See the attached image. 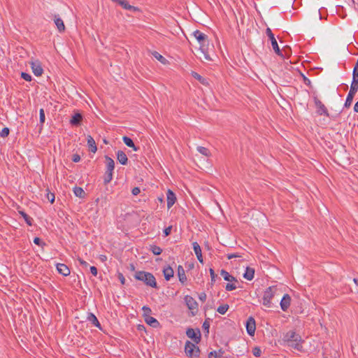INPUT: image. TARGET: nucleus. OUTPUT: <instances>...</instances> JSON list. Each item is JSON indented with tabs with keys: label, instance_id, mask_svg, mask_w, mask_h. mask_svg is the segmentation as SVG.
<instances>
[{
	"label": "nucleus",
	"instance_id": "f257e3e1",
	"mask_svg": "<svg viewBox=\"0 0 358 358\" xmlns=\"http://www.w3.org/2000/svg\"><path fill=\"white\" fill-rule=\"evenodd\" d=\"M193 35L200 44L199 50L203 53L204 58L208 61H211L212 59L208 51L209 44L208 36L199 30L194 31Z\"/></svg>",
	"mask_w": 358,
	"mask_h": 358
},
{
	"label": "nucleus",
	"instance_id": "f03ea898",
	"mask_svg": "<svg viewBox=\"0 0 358 358\" xmlns=\"http://www.w3.org/2000/svg\"><path fill=\"white\" fill-rule=\"evenodd\" d=\"M134 278L138 280L143 281L148 286L153 288H157L156 279L151 273L138 271L136 272Z\"/></svg>",
	"mask_w": 358,
	"mask_h": 358
},
{
	"label": "nucleus",
	"instance_id": "7ed1b4c3",
	"mask_svg": "<svg viewBox=\"0 0 358 358\" xmlns=\"http://www.w3.org/2000/svg\"><path fill=\"white\" fill-rule=\"evenodd\" d=\"M278 292L277 286L273 285L267 287L263 293L262 304L266 308H271L273 306L272 300L278 294Z\"/></svg>",
	"mask_w": 358,
	"mask_h": 358
},
{
	"label": "nucleus",
	"instance_id": "20e7f679",
	"mask_svg": "<svg viewBox=\"0 0 358 358\" xmlns=\"http://www.w3.org/2000/svg\"><path fill=\"white\" fill-rule=\"evenodd\" d=\"M185 352L191 358L199 357L200 353L199 347L189 341L185 343Z\"/></svg>",
	"mask_w": 358,
	"mask_h": 358
},
{
	"label": "nucleus",
	"instance_id": "39448f33",
	"mask_svg": "<svg viewBox=\"0 0 358 358\" xmlns=\"http://www.w3.org/2000/svg\"><path fill=\"white\" fill-rule=\"evenodd\" d=\"M266 34L268 36L269 40L271 41V45L273 47V49L276 55H278V56H280L282 57L283 55H282V50L280 49L278 42L275 38V36L269 27L266 28Z\"/></svg>",
	"mask_w": 358,
	"mask_h": 358
},
{
	"label": "nucleus",
	"instance_id": "423d86ee",
	"mask_svg": "<svg viewBox=\"0 0 358 358\" xmlns=\"http://www.w3.org/2000/svg\"><path fill=\"white\" fill-rule=\"evenodd\" d=\"M285 338L288 342H297L298 341H300V336L293 331L287 332L285 335ZM292 345L294 346V348L297 350L302 347L301 345L299 343H296L294 345L292 344Z\"/></svg>",
	"mask_w": 358,
	"mask_h": 358
},
{
	"label": "nucleus",
	"instance_id": "0eeeda50",
	"mask_svg": "<svg viewBox=\"0 0 358 358\" xmlns=\"http://www.w3.org/2000/svg\"><path fill=\"white\" fill-rule=\"evenodd\" d=\"M186 335L192 339L196 344L201 341V331L199 329L194 330L192 328H188L186 331Z\"/></svg>",
	"mask_w": 358,
	"mask_h": 358
},
{
	"label": "nucleus",
	"instance_id": "6e6552de",
	"mask_svg": "<svg viewBox=\"0 0 358 358\" xmlns=\"http://www.w3.org/2000/svg\"><path fill=\"white\" fill-rule=\"evenodd\" d=\"M185 304L187 305V308L191 310H197L198 308V303L195 301V299L189 295H186L184 298Z\"/></svg>",
	"mask_w": 358,
	"mask_h": 358
},
{
	"label": "nucleus",
	"instance_id": "1a4fd4ad",
	"mask_svg": "<svg viewBox=\"0 0 358 358\" xmlns=\"http://www.w3.org/2000/svg\"><path fill=\"white\" fill-rule=\"evenodd\" d=\"M256 329L255 320L253 317H250L246 322V330L250 336L255 334Z\"/></svg>",
	"mask_w": 358,
	"mask_h": 358
},
{
	"label": "nucleus",
	"instance_id": "9d476101",
	"mask_svg": "<svg viewBox=\"0 0 358 358\" xmlns=\"http://www.w3.org/2000/svg\"><path fill=\"white\" fill-rule=\"evenodd\" d=\"M31 67L34 74L36 76H40L42 75L43 69L41 65V63L38 61L32 62L31 63Z\"/></svg>",
	"mask_w": 358,
	"mask_h": 358
},
{
	"label": "nucleus",
	"instance_id": "9b49d317",
	"mask_svg": "<svg viewBox=\"0 0 358 358\" xmlns=\"http://www.w3.org/2000/svg\"><path fill=\"white\" fill-rule=\"evenodd\" d=\"M290 303H291V297L289 294H285L280 302V307H281V309L283 310V311H286L289 306H290Z\"/></svg>",
	"mask_w": 358,
	"mask_h": 358
},
{
	"label": "nucleus",
	"instance_id": "f8f14e48",
	"mask_svg": "<svg viewBox=\"0 0 358 358\" xmlns=\"http://www.w3.org/2000/svg\"><path fill=\"white\" fill-rule=\"evenodd\" d=\"M56 268L59 274L64 276H68L70 275V269L66 264L57 263L56 264Z\"/></svg>",
	"mask_w": 358,
	"mask_h": 358
},
{
	"label": "nucleus",
	"instance_id": "ddd939ff",
	"mask_svg": "<svg viewBox=\"0 0 358 358\" xmlns=\"http://www.w3.org/2000/svg\"><path fill=\"white\" fill-rule=\"evenodd\" d=\"M87 320L90 322L92 325L99 328V329H102L101 325L99 322L96 315L92 313H89L87 316Z\"/></svg>",
	"mask_w": 358,
	"mask_h": 358
},
{
	"label": "nucleus",
	"instance_id": "4468645a",
	"mask_svg": "<svg viewBox=\"0 0 358 358\" xmlns=\"http://www.w3.org/2000/svg\"><path fill=\"white\" fill-rule=\"evenodd\" d=\"M166 200L168 208H170L171 206H173L176 201V196L171 189H168L166 192Z\"/></svg>",
	"mask_w": 358,
	"mask_h": 358
},
{
	"label": "nucleus",
	"instance_id": "2eb2a0df",
	"mask_svg": "<svg viewBox=\"0 0 358 358\" xmlns=\"http://www.w3.org/2000/svg\"><path fill=\"white\" fill-rule=\"evenodd\" d=\"M177 275L178 276L179 281L184 285L187 282V277L185 271L182 266L179 265L177 269Z\"/></svg>",
	"mask_w": 358,
	"mask_h": 358
},
{
	"label": "nucleus",
	"instance_id": "dca6fc26",
	"mask_svg": "<svg viewBox=\"0 0 358 358\" xmlns=\"http://www.w3.org/2000/svg\"><path fill=\"white\" fill-rule=\"evenodd\" d=\"M192 247L198 260L199 261V262L203 263V260L202 257V252L199 244L197 242H194L192 243Z\"/></svg>",
	"mask_w": 358,
	"mask_h": 358
},
{
	"label": "nucleus",
	"instance_id": "f3484780",
	"mask_svg": "<svg viewBox=\"0 0 358 358\" xmlns=\"http://www.w3.org/2000/svg\"><path fill=\"white\" fill-rule=\"evenodd\" d=\"M191 74H192L193 78H194L198 81H199V83H201L202 85H203L205 86H208L210 85L209 79L201 76L198 73H196L195 71H192Z\"/></svg>",
	"mask_w": 358,
	"mask_h": 358
},
{
	"label": "nucleus",
	"instance_id": "a211bd4d",
	"mask_svg": "<svg viewBox=\"0 0 358 358\" xmlns=\"http://www.w3.org/2000/svg\"><path fill=\"white\" fill-rule=\"evenodd\" d=\"M163 275L166 280H170V279L173 278L174 275L173 269L170 266L164 267L163 268Z\"/></svg>",
	"mask_w": 358,
	"mask_h": 358
},
{
	"label": "nucleus",
	"instance_id": "6ab92c4d",
	"mask_svg": "<svg viewBox=\"0 0 358 358\" xmlns=\"http://www.w3.org/2000/svg\"><path fill=\"white\" fill-rule=\"evenodd\" d=\"M117 159L118 162L122 165H126L127 164L128 158L126 154L122 150H118L117 152Z\"/></svg>",
	"mask_w": 358,
	"mask_h": 358
},
{
	"label": "nucleus",
	"instance_id": "aec40b11",
	"mask_svg": "<svg viewBox=\"0 0 358 358\" xmlns=\"http://www.w3.org/2000/svg\"><path fill=\"white\" fill-rule=\"evenodd\" d=\"M87 145L90 148V150L92 152L95 153L97 150V147H96L94 139L91 136L89 135L87 137Z\"/></svg>",
	"mask_w": 358,
	"mask_h": 358
},
{
	"label": "nucleus",
	"instance_id": "412c9836",
	"mask_svg": "<svg viewBox=\"0 0 358 358\" xmlns=\"http://www.w3.org/2000/svg\"><path fill=\"white\" fill-rule=\"evenodd\" d=\"M144 320L148 324L154 328H157L159 326V322L155 317L150 315H147V317H145Z\"/></svg>",
	"mask_w": 358,
	"mask_h": 358
},
{
	"label": "nucleus",
	"instance_id": "4be33fe9",
	"mask_svg": "<svg viewBox=\"0 0 358 358\" xmlns=\"http://www.w3.org/2000/svg\"><path fill=\"white\" fill-rule=\"evenodd\" d=\"M254 275L255 269L251 267H247L243 273V278L248 280H252L254 278Z\"/></svg>",
	"mask_w": 358,
	"mask_h": 358
},
{
	"label": "nucleus",
	"instance_id": "5701e85b",
	"mask_svg": "<svg viewBox=\"0 0 358 358\" xmlns=\"http://www.w3.org/2000/svg\"><path fill=\"white\" fill-rule=\"evenodd\" d=\"M83 120L82 113H75V115L72 117L70 122L72 125L78 126L80 124V122Z\"/></svg>",
	"mask_w": 358,
	"mask_h": 358
},
{
	"label": "nucleus",
	"instance_id": "b1692460",
	"mask_svg": "<svg viewBox=\"0 0 358 358\" xmlns=\"http://www.w3.org/2000/svg\"><path fill=\"white\" fill-rule=\"evenodd\" d=\"M106 171L107 172H113L115 169L114 160L108 156H106Z\"/></svg>",
	"mask_w": 358,
	"mask_h": 358
},
{
	"label": "nucleus",
	"instance_id": "393cba45",
	"mask_svg": "<svg viewBox=\"0 0 358 358\" xmlns=\"http://www.w3.org/2000/svg\"><path fill=\"white\" fill-rule=\"evenodd\" d=\"M54 21L59 32H62L65 30L64 22L59 17L55 15Z\"/></svg>",
	"mask_w": 358,
	"mask_h": 358
},
{
	"label": "nucleus",
	"instance_id": "a878e982",
	"mask_svg": "<svg viewBox=\"0 0 358 358\" xmlns=\"http://www.w3.org/2000/svg\"><path fill=\"white\" fill-rule=\"evenodd\" d=\"M220 275L223 277L224 280L229 282H237V280L235 277L232 276L227 272V271L222 269L220 271Z\"/></svg>",
	"mask_w": 358,
	"mask_h": 358
},
{
	"label": "nucleus",
	"instance_id": "bb28decb",
	"mask_svg": "<svg viewBox=\"0 0 358 358\" xmlns=\"http://www.w3.org/2000/svg\"><path fill=\"white\" fill-rule=\"evenodd\" d=\"M314 102L316 108L318 110V112H328L325 106L317 97H314Z\"/></svg>",
	"mask_w": 358,
	"mask_h": 358
},
{
	"label": "nucleus",
	"instance_id": "cd10ccee",
	"mask_svg": "<svg viewBox=\"0 0 358 358\" xmlns=\"http://www.w3.org/2000/svg\"><path fill=\"white\" fill-rule=\"evenodd\" d=\"M120 5L125 10H130V11H136L138 10V8L131 6L129 3V2L127 0H123L120 2Z\"/></svg>",
	"mask_w": 358,
	"mask_h": 358
},
{
	"label": "nucleus",
	"instance_id": "c85d7f7f",
	"mask_svg": "<svg viewBox=\"0 0 358 358\" xmlns=\"http://www.w3.org/2000/svg\"><path fill=\"white\" fill-rule=\"evenodd\" d=\"M122 139L126 145H127L129 148H133L134 150H135V151L138 150V148L136 147L133 140L131 138L127 137V136H124Z\"/></svg>",
	"mask_w": 358,
	"mask_h": 358
},
{
	"label": "nucleus",
	"instance_id": "c756f323",
	"mask_svg": "<svg viewBox=\"0 0 358 358\" xmlns=\"http://www.w3.org/2000/svg\"><path fill=\"white\" fill-rule=\"evenodd\" d=\"M358 90V80L352 78L349 93L355 94Z\"/></svg>",
	"mask_w": 358,
	"mask_h": 358
},
{
	"label": "nucleus",
	"instance_id": "7c9ffc66",
	"mask_svg": "<svg viewBox=\"0 0 358 358\" xmlns=\"http://www.w3.org/2000/svg\"><path fill=\"white\" fill-rule=\"evenodd\" d=\"M73 192L75 194V195L79 198H84L85 196V191L83 190V189L82 187H75L73 188Z\"/></svg>",
	"mask_w": 358,
	"mask_h": 358
},
{
	"label": "nucleus",
	"instance_id": "2f4dec72",
	"mask_svg": "<svg viewBox=\"0 0 358 358\" xmlns=\"http://www.w3.org/2000/svg\"><path fill=\"white\" fill-rule=\"evenodd\" d=\"M197 151L201 153V155L206 156V157H210V150L205 147L203 146H198L196 148Z\"/></svg>",
	"mask_w": 358,
	"mask_h": 358
},
{
	"label": "nucleus",
	"instance_id": "473e14b6",
	"mask_svg": "<svg viewBox=\"0 0 358 358\" xmlns=\"http://www.w3.org/2000/svg\"><path fill=\"white\" fill-rule=\"evenodd\" d=\"M19 213L22 216V217L24 219V221L29 226L32 225L33 219L30 216H29L24 211H19Z\"/></svg>",
	"mask_w": 358,
	"mask_h": 358
},
{
	"label": "nucleus",
	"instance_id": "72a5a7b5",
	"mask_svg": "<svg viewBox=\"0 0 358 358\" xmlns=\"http://www.w3.org/2000/svg\"><path fill=\"white\" fill-rule=\"evenodd\" d=\"M150 250L155 255H159L162 252V249L155 245H150Z\"/></svg>",
	"mask_w": 358,
	"mask_h": 358
},
{
	"label": "nucleus",
	"instance_id": "f704fd0d",
	"mask_svg": "<svg viewBox=\"0 0 358 358\" xmlns=\"http://www.w3.org/2000/svg\"><path fill=\"white\" fill-rule=\"evenodd\" d=\"M152 55L162 64H166L167 62L166 59L160 55L158 52H153Z\"/></svg>",
	"mask_w": 358,
	"mask_h": 358
},
{
	"label": "nucleus",
	"instance_id": "c9c22d12",
	"mask_svg": "<svg viewBox=\"0 0 358 358\" xmlns=\"http://www.w3.org/2000/svg\"><path fill=\"white\" fill-rule=\"evenodd\" d=\"M354 96H355V94L348 93V94L347 96V98H346V100H345V104H344V107L345 108H348V107L350 106V105L352 104V102Z\"/></svg>",
	"mask_w": 358,
	"mask_h": 358
},
{
	"label": "nucleus",
	"instance_id": "e433bc0d",
	"mask_svg": "<svg viewBox=\"0 0 358 358\" xmlns=\"http://www.w3.org/2000/svg\"><path fill=\"white\" fill-rule=\"evenodd\" d=\"M229 306V305L227 304H224V305H222V306H220L217 309V311L222 314V315H224L227 313V311L228 310Z\"/></svg>",
	"mask_w": 358,
	"mask_h": 358
},
{
	"label": "nucleus",
	"instance_id": "4c0bfd02",
	"mask_svg": "<svg viewBox=\"0 0 358 358\" xmlns=\"http://www.w3.org/2000/svg\"><path fill=\"white\" fill-rule=\"evenodd\" d=\"M47 194H46V198L51 203H53L55 199V194L49 191L48 189H46Z\"/></svg>",
	"mask_w": 358,
	"mask_h": 358
},
{
	"label": "nucleus",
	"instance_id": "58836bf2",
	"mask_svg": "<svg viewBox=\"0 0 358 358\" xmlns=\"http://www.w3.org/2000/svg\"><path fill=\"white\" fill-rule=\"evenodd\" d=\"M113 172H107L106 171L105 177H104V183L107 184L110 182L113 179Z\"/></svg>",
	"mask_w": 358,
	"mask_h": 358
},
{
	"label": "nucleus",
	"instance_id": "ea45409f",
	"mask_svg": "<svg viewBox=\"0 0 358 358\" xmlns=\"http://www.w3.org/2000/svg\"><path fill=\"white\" fill-rule=\"evenodd\" d=\"M142 310L143 311V317H144V318L146 317L147 315H150V313L152 312L150 308H149L148 306H144L142 308Z\"/></svg>",
	"mask_w": 358,
	"mask_h": 358
},
{
	"label": "nucleus",
	"instance_id": "a19ab883",
	"mask_svg": "<svg viewBox=\"0 0 358 358\" xmlns=\"http://www.w3.org/2000/svg\"><path fill=\"white\" fill-rule=\"evenodd\" d=\"M10 130L8 127H4L0 132V136L2 138L7 137L9 135Z\"/></svg>",
	"mask_w": 358,
	"mask_h": 358
},
{
	"label": "nucleus",
	"instance_id": "79ce46f5",
	"mask_svg": "<svg viewBox=\"0 0 358 358\" xmlns=\"http://www.w3.org/2000/svg\"><path fill=\"white\" fill-rule=\"evenodd\" d=\"M252 354L254 356L259 357L262 355V350L259 347H255L252 349Z\"/></svg>",
	"mask_w": 358,
	"mask_h": 358
},
{
	"label": "nucleus",
	"instance_id": "37998d69",
	"mask_svg": "<svg viewBox=\"0 0 358 358\" xmlns=\"http://www.w3.org/2000/svg\"><path fill=\"white\" fill-rule=\"evenodd\" d=\"M21 78L24 79L26 81H31V76L27 73L22 72L21 73Z\"/></svg>",
	"mask_w": 358,
	"mask_h": 358
},
{
	"label": "nucleus",
	"instance_id": "c03bdc74",
	"mask_svg": "<svg viewBox=\"0 0 358 358\" xmlns=\"http://www.w3.org/2000/svg\"><path fill=\"white\" fill-rule=\"evenodd\" d=\"M236 285L234 283H227L226 285L225 289L227 291H232L236 289Z\"/></svg>",
	"mask_w": 358,
	"mask_h": 358
},
{
	"label": "nucleus",
	"instance_id": "a18cd8bd",
	"mask_svg": "<svg viewBox=\"0 0 358 358\" xmlns=\"http://www.w3.org/2000/svg\"><path fill=\"white\" fill-rule=\"evenodd\" d=\"M352 76V78H355V80H358V62L354 67Z\"/></svg>",
	"mask_w": 358,
	"mask_h": 358
},
{
	"label": "nucleus",
	"instance_id": "49530a36",
	"mask_svg": "<svg viewBox=\"0 0 358 358\" xmlns=\"http://www.w3.org/2000/svg\"><path fill=\"white\" fill-rule=\"evenodd\" d=\"M203 329L206 331L207 334L209 333L210 323L207 320H205L202 325Z\"/></svg>",
	"mask_w": 358,
	"mask_h": 358
},
{
	"label": "nucleus",
	"instance_id": "de8ad7c7",
	"mask_svg": "<svg viewBox=\"0 0 358 358\" xmlns=\"http://www.w3.org/2000/svg\"><path fill=\"white\" fill-rule=\"evenodd\" d=\"M302 77H303V81L305 85H306L307 86L311 87V82L310 80L307 78L303 74H301Z\"/></svg>",
	"mask_w": 358,
	"mask_h": 358
},
{
	"label": "nucleus",
	"instance_id": "09e8293b",
	"mask_svg": "<svg viewBox=\"0 0 358 358\" xmlns=\"http://www.w3.org/2000/svg\"><path fill=\"white\" fill-rule=\"evenodd\" d=\"M210 275L211 282H215L217 275L215 274V273L213 268H210Z\"/></svg>",
	"mask_w": 358,
	"mask_h": 358
},
{
	"label": "nucleus",
	"instance_id": "8fccbe9b",
	"mask_svg": "<svg viewBox=\"0 0 358 358\" xmlns=\"http://www.w3.org/2000/svg\"><path fill=\"white\" fill-rule=\"evenodd\" d=\"M34 243L36 244V245H45L44 243H43V241H41V239L38 237H35L34 238Z\"/></svg>",
	"mask_w": 358,
	"mask_h": 358
},
{
	"label": "nucleus",
	"instance_id": "3c124183",
	"mask_svg": "<svg viewBox=\"0 0 358 358\" xmlns=\"http://www.w3.org/2000/svg\"><path fill=\"white\" fill-rule=\"evenodd\" d=\"M172 227L169 226L164 229V236H168L171 232Z\"/></svg>",
	"mask_w": 358,
	"mask_h": 358
},
{
	"label": "nucleus",
	"instance_id": "603ef678",
	"mask_svg": "<svg viewBox=\"0 0 358 358\" xmlns=\"http://www.w3.org/2000/svg\"><path fill=\"white\" fill-rule=\"evenodd\" d=\"M199 300H201L202 302H204L206 300V294L205 292H201L199 294Z\"/></svg>",
	"mask_w": 358,
	"mask_h": 358
},
{
	"label": "nucleus",
	"instance_id": "864d4df0",
	"mask_svg": "<svg viewBox=\"0 0 358 358\" xmlns=\"http://www.w3.org/2000/svg\"><path fill=\"white\" fill-rule=\"evenodd\" d=\"M117 277H118V279L120 281L121 284L122 285H124V283H125V278H124L123 274L121 273H119L118 275H117Z\"/></svg>",
	"mask_w": 358,
	"mask_h": 358
},
{
	"label": "nucleus",
	"instance_id": "5fc2aeb1",
	"mask_svg": "<svg viewBox=\"0 0 358 358\" xmlns=\"http://www.w3.org/2000/svg\"><path fill=\"white\" fill-rule=\"evenodd\" d=\"M140 188L138 187H134L131 190V193L133 195L136 196L140 193Z\"/></svg>",
	"mask_w": 358,
	"mask_h": 358
},
{
	"label": "nucleus",
	"instance_id": "6e6d98bb",
	"mask_svg": "<svg viewBox=\"0 0 358 358\" xmlns=\"http://www.w3.org/2000/svg\"><path fill=\"white\" fill-rule=\"evenodd\" d=\"M72 160L73 162H78L80 160V157L78 154H74L72 157Z\"/></svg>",
	"mask_w": 358,
	"mask_h": 358
},
{
	"label": "nucleus",
	"instance_id": "4d7b16f0",
	"mask_svg": "<svg viewBox=\"0 0 358 358\" xmlns=\"http://www.w3.org/2000/svg\"><path fill=\"white\" fill-rule=\"evenodd\" d=\"M90 272L93 275L96 276L97 275V268L95 266H90Z\"/></svg>",
	"mask_w": 358,
	"mask_h": 358
},
{
	"label": "nucleus",
	"instance_id": "13d9d810",
	"mask_svg": "<svg viewBox=\"0 0 358 358\" xmlns=\"http://www.w3.org/2000/svg\"><path fill=\"white\" fill-rule=\"evenodd\" d=\"M80 265H82L84 267H87L88 266V263L87 262H85V260L82 259H78Z\"/></svg>",
	"mask_w": 358,
	"mask_h": 358
},
{
	"label": "nucleus",
	"instance_id": "bf43d9fd",
	"mask_svg": "<svg viewBox=\"0 0 358 358\" xmlns=\"http://www.w3.org/2000/svg\"><path fill=\"white\" fill-rule=\"evenodd\" d=\"M208 358H217V352L212 351L208 354Z\"/></svg>",
	"mask_w": 358,
	"mask_h": 358
},
{
	"label": "nucleus",
	"instance_id": "052dcab7",
	"mask_svg": "<svg viewBox=\"0 0 358 358\" xmlns=\"http://www.w3.org/2000/svg\"><path fill=\"white\" fill-rule=\"evenodd\" d=\"M45 113H40V122L41 124H43L45 122Z\"/></svg>",
	"mask_w": 358,
	"mask_h": 358
},
{
	"label": "nucleus",
	"instance_id": "680f3d73",
	"mask_svg": "<svg viewBox=\"0 0 358 358\" xmlns=\"http://www.w3.org/2000/svg\"><path fill=\"white\" fill-rule=\"evenodd\" d=\"M240 257L239 255H238L237 254H229L227 255V259H231L233 258H235V257Z\"/></svg>",
	"mask_w": 358,
	"mask_h": 358
},
{
	"label": "nucleus",
	"instance_id": "e2e57ef3",
	"mask_svg": "<svg viewBox=\"0 0 358 358\" xmlns=\"http://www.w3.org/2000/svg\"><path fill=\"white\" fill-rule=\"evenodd\" d=\"M354 112H358V101L356 102V103L354 106Z\"/></svg>",
	"mask_w": 358,
	"mask_h": 358
},
{
	"label": "nucleus",
	"instance_id": "0e129e2a",
	"mask_svg": "<svg viewBox=\"0 0 358 358\" xmlns=\"http://www.w3.org/2000/svg\"><path fill=\"white\" fill-rule=\"evenodd\" d=\"M353 281H354V282H355V284H357V285H358V279H357V278H354V279H353Z\"/></svg>",
	"mask_w": 358,
	"mask_h": 358
},
{
	"label": "nucleus",
	"instance_id": "69168bd1",
	"mask_svg": "<svg viewBox=\"0 0 358 358\" xmlns=\"http://www.w3.org/2000/svg\"><path fill=\"white\" fill-rule=\"evenodd\" d=\"M131 270H134L135 269V267L133 264H131Z\"/></svg>",
	"mask_w": 358,
	"mask_h": 358
},
{
	"label": "nucleus",
	"instance_id": "338daca9",
	"mask_svg": "<svg viewBox=\"0 0 358 358\" xmlns=\"http://www.w3.org/2000/svg\"><path fill=\"white\" fill-rule=\"evenodd\" d=\"M40 113L44 112V110L43 108H41L39 110Z\"/></svg>",
	"mask_w": 358,
	"mask_h": 358
},
{
	"label": "nucleus",
	"instance_id": "774afa93",
	"mask_svg": "<svg viewBox=\"0 0 358 358\" xmlns=\"http://www.w3.org/2000/svg\"><path fill=\"white\" fill-rule=\"evenodd\" d=\"M324 115H326L327 116H329V113H324Z\"/></svg>",
	"mask_w": 358,
	"mask_h": 358
}]
</instances>
